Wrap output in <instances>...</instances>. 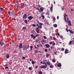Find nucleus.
<instances>
[{"label":"nucleus","mask_w":74,"mask_h":74,"mask_svg":"<svg viewBox=\"0 0 74 74\" xmlns=\"http://www.w3.org/2000/svg\"><path fill=\"white\" fill-rule=\"evenodd\" d=\"M38 6L39 7V8H40V7H41V6H40V5H38Z\"/></svg>","instance_id":"obj_61"},{"label":"nucleus","mask_w":74,"mask_h":74,"mask_svg":"<svg viewBox=\"0 0 74 74\" xmlns=\"http://www.w3.org/2000/svg\"><path fill=\"white\" fill-rule=\"evenodd\" d=\"M22 7H26V4L25 3H22L21 4Z\"/></svg>","instance_id":"obj_7"},{"label":"nucleus","mask_w":74,"mask_h":74,"mask_svg":"<svg viewBox=\"0 0 74 74\" xmlns=\"http://www.w3.org/2000/svg\"><path fill=\"white\" fill-rule=\"evenodd\" d=\"M23 45L22 44V43H21L20 44L19 46V48H20V49H22V48H23V47H22Z\"/></svg>","instance_id":"obj_8"},{"label":"nucleus","mask_w":74,"mask_h":74,"mask_svg":"<svg viewBox=\"0 0 74 74\" xmlns=\"http://www.w3.org/2000/svg\"><path fill=\"white\" fill-rule=\"evenodd\" d=\"M9 63L10 64H11V63H12V61H10L9 62Z\"/></svg>","instance_id":"obj_55"},{"label":"nucleus","mask_w":74,"mask_h":74,"mask_svg":"<svg viewBox=\"0 0 74 74\" xmlns=\"http://www.w3.org/2000/svg\"><path fill=\"white\" fill-rule=\"evenodd\" d=\"M38 73L39 74H42V72L41 71H39L38 72Z\"/></svg>","instance_id":"obj_35"},{"label":"nucleus","mask_w":74,"mask_h":74,"mask_svg":"<svg viewBox=\"0 0 74 74\" xmlns=\"http://www.w3.org/2000/svg\"><path fill=\"white\" fill-rule=\"evenodd\" d=\"M39 28H40V29H41V28H42V26L40 25V26H39L38 27Z\"/></svg>","instance_id":"obj_49"},{"label":"nucleus","mask_w":74,"mask_h":74,"mask_svg":"<svg viewBox=\"0 0 74 74\" xmlns=\"http://www.w3.org/2000/svg\"><path fill=\"white\" fill-rule=\"evenodd\" d=\"M36 9L37 10H38V11L39 12H41V11H40V9H39V8H36Z\"/></svg>","instance_id":"obj_33"},{"label":"nucleus","mask_w":74,"mask_h":74,"mask_svg":"<svg viewBox=\"0 0 74 74\" xmlns=\"http://www.w3.org/2000/svg\"><path fill=\"white\" fill-rule=\"evenodd\" d=\"M35 62V61H32V64H34V63Z\"/></svg>","instance_id":"obj_43"},{"label":"nucleus","mask_w":74,"mask_h":74,"mask_svg":"<svg viewBox=\"0 0 74 74\" xmlns=\"http://www.w3.org/2000/svg\"><path fill=\"white\" fill-rule=\"evenodd\" d=\"M36 26H37V27H38V26H39V25H38V24H36Z\"/></svg>","instance_id":"obj_62"},{"label":"nucleus","mask_w":74,"mask_h":74,"mask_svg":"<svg viewBox=\"0 0 74 74\" xmlns=\"http://www.w3.org/2000/svg\"><path fill=\"white\" fill-rule=\"evenodd\" d=\"M19 5H20V4H19V3H18V4H17V7H19Z\"/></svg>","instance_id":"obj_46"},{"label":"nucleus","mask_w":74,"mask_h":74,"mask_svg":"<svg viewBox=\"0 0 74 74\" xmlns=\"http://www.w3.org/2000/svg\"><path fill=\"white\" fill-rule=\"evenodd\" d=\"M46 41V40H45L44 39H42V40L41 41L42 42H45Z\"/></svg>","instance_id":"obj_26"},{"label":"nucleus","mask_w":74,"mask_h":74,"mask_svg":"<svg viewBox=\"0 0 74 74\" xmlns=\"http://www.w3.org/2000/svg\"><path fill=\"white\" fill-rule=\"evenodd\" d=\"M54 48H55L54 46H51V49H54Z\"/></svg>","instance_id":"obj_41"},{"label":"nucleus","mask_w":74,"mask_h":74,"mask_svg":"<svg viewBox=\"0 0 74 74\" xmlns=\"http://www.w3.org/2000/svg\"><path fill=\"white\" fill-rule=\"evenodd\" d=\"M46 64H47L48 65H51V62L49 61L48 62H47Z\"/></svg>","instance_id":"obj_22"},{"label":"nucleus","mask_w":74,"mask_h":74,"mask_svg":"<svg viewBox=\"0 0 74 74\" xmlns=\"http://www.w3.org/2000/svg\"><path fill=\"white\" fill-rule=\"evenodd\" d=\"M43 38H44V39H46V38H47V37H46V36H43Z\"/></svg>","instance_id":"obj_45"},{"label":"nucleus","mask_w":74,"mask_h":74,"mask_svg":"<svg viewBox=\"0 0 74 74\" xmlns=\"http://www.w3.org/2000/svg\"><path fill=\"white\" fill-rule=\"evenodd\" d=\"M35 53H38V50H36L35 51Z\"/></svg>","instance_id":"obj_36"},{"label":"nucleus","mask_w":74,"mask_h":74,"mask_svg":"<svg viewBox=\"0 0 74 74\" xmlns=\"http://www.w3.org/2000/svg\"><path fill=\"white\" fill-rule=\"evenodd\" d=\"M71 11H73V9H71Z\"/></svg>","instance_id":"obj_64"},{"label":"nucleus","mask_w":74,"mask_h":74,"mask_svg":"<svg viewBox=\"0 0 74 74\" xmlns=\"http://www.w3.org/2000/svg\"><path fill=\"white\" fill-rule=\"evenodd\" d=\"M71 42H72L71 40L70 41L69 43V45H71V44H72V43Z\"/></svg>","instance_id":"obj_31"},{"label":"nucleus","mask_w":74,"mask_h":74,"mask_svg":"<svg viewBox=\"0 0 74 74\" xmlns=\"http://www.w3.org/2000/svg\"><path fill=\"white\" fill-rule=\"evenodd\" d=\"M47 66H48L47 64L41 65L40 67V69H45L47 68Z\"/></svg>","instance_id":"obj_2"},{"label":"nucleus","mask_w":74,"mask_h":74,"mask_svg":"<svg viewBox=\"0 0 74 74\" xmlns=\"http://www.w3.org/2000/svg\"><path fill=\"white\" fill-rule=\"evenodd\" d=\"M53 26L54 27H57L58 25H57L56 24H54L53 25Z\"/></svg>","instance_id":"obj_18"},{"label":"nucleus","mask_w":74,"mask_h":74,"mask_svg":"<svg viewBox=\"0 0 74 74\" xmlns=\"http://www.w3.org/2000/svg\"><path fill=\"white\" fill-rule=\"evenodd\" d=\"M55 45H56V43H55L53 42V44H52V46H55Z\"/></svg>","instance_id":"obj_25"},{"label":"nucleus","mask_w":74,"mask_h":74,"mask_svg":"<svg viewBox=\"0 0 74 74\" xmlns=\"http://www.w3.org/2000/svg\"><path fill=\"white\" fill-rule=\"evenodd\" d=\"M59 37H60V38H62V39H63V37L62 36V35H60Z\"/></svg>","instance_id":"obj_28"},{"label":"nucleus","mask_w":74,"mask_h":74,"mask_svg":"<svg viewBox=\"0 0 74 74\" xmlns=\"http://www.w3.org/2000/svg\"><path fill=\"white\" fill-rule=\"evenodd\" d=\"M30 51H32V49L33 48V46H30Z\"/></svg>","instance_id":"obj_27"},{"label":"nucleus","mask_w":74,"mask_h":74,"mask_svg":"<svg viewBox=\"0 0 74 74\" xmlns=\"http://www.w3.org/2000/svg\"><path fill=\"white\" fill-rule=\"evenodd\" d=\"M53 40H54V41H55V40H56V38H55V37H53Z\"/></svg>","instance_id":"obj_48"},{"label":"nucleus","mask_w":74,"mask_h":74,"mask_svg":"<svg viewBox=\"0 0 74 74\" xmlns=\"http://www.w3.org/2000/svg\"><path fill=\"white\" fill-rule=\"evenodd\" d=\"M45 46L46 48H49L50 47V45L48 44H46Z\"/></svg>","instance_id":"obj_12"},{"label":"nucleus","mask_w":74,"mask_h":74,"mask_svg":"<svg viewBox=\"0 0 74 74\" xmlns=\"http://www.w3.org/2000/svg\"><path fill=\"white\" fill-rule=\"evenodd\" d=\"M52 8H53V6H51L50 7V10L51 11V12H52Z\"/></svg>","instance_id":"obj_20"},{"label":"nucleus","mask_w":74,"mask_h":74,"mask_svg":"<svg viewBox=\"0 0 74 74\" xmlns=\"http://www.w3.org/2000/svg\"><path fill=\"white\" fill-rule=\"evenodd\" d=\"M66 30L67 32H69V33H70L71 34H74V32L73 31L71 30L70 29H69L68 30V29L66 28Z\"/></svg>","instance_id":"obj_3"},{"label":"nucleus","mask_w":74,"mask_h":74,"mask_svg":"<svg viewBox=\"0 0 74 74\" xmlns=\"http://www.w3.org/2000/svg\"><path fill=\"white\" fill-rule=\"evenodd\" d=\"M11 14V12H10V11H9V12H8V14L10 15Z\"/></svg>","instance_id":"obj_51"},{"label":"nucleus","mask_w":74,"mask_h":74,"mask_svg":"<svg viewBox=\"0 0 74 74\" xmlns=\"http://www.w3.org/2000/svg\"><path fill=\"white\" fill-rule=\"evenodd\" d=\"M41 16L42 18V19H45V16L44 15H41Z\"/></svg>","instance_id":"obj_16"},{"label":"nucleus","mask_w":74,"mask_h":74,"mask_svg":"<svg viewBox=\"0 0 74 74\" xmlns=\"http://www.w3.org/2000/svg\"><path fill=\"white\" fill-rule=\"evenodd\" d=\"M53 43V41H51L49 42V44L50 45H52V44Z\"/></svg>","instance_id":"obj_32"},{"label":"nucleus","mask_w":74,"mask_h":74,"mask_svg":"<svg viewBox=\"0 0 74 74\" xmlns=\"http://www.w3.org/2000/svg\"><path fill=\"white\" fill-rule=\"evenodd\" d=\"M36 30H38V29H39V27H37L36 28Z\"/></svg>","instance_id":"obj_58"},{"label":"nucleus","mask_w":74,"mask_h":74,"mask_svg":"<svg viewBox=\"0 0 74 74\" xmlns=\"http://www.w3.org/2000/svg\"><path fill=\"white\" fill-rule=\"evenodd\" d=\"M6 57L7 59H8V58H10V55H9V54H7L6 55Z\"/></svg>","instance_id":"obj_17"},{"label":"nucleus","mask_w":74,"mask_h":74,"mask_svg":"<svg viewBox=\"0 0 74 74\" xmlns=\"http://www.w3.org/2000/svg\"><path fill=\"white\" fill-rule=\"evenodd\" d=\"M32 26H33V27H36V25L35 24H33L32 25Z\"/></svg>","instance_id":"obj_47"},{"label":"nucleus","mask_w":74,"mask_h":74,"mask_svg":"<svg viewBox=\"0 0 74 74\" xmlns=\"http://www.w3.org/2000/svg\"><path fill=\"white\" fill-rule=\"evenodd\" d=\"M64 16L66 17V16L67 17H68V15H67V14H66V13L64 14Z\"/></svg>","instance_id":"obj_39"},{"label":"nucleus","mask_w":74,"mask_h":74,"mask_svg":"<svg viewBox=\"0 0 74 74\" xmlns=\"http://www.w3.org/2000/svg\"><path fill=\"white\" fill-rule=\"evenodd\" d=\"M23 50H25L27 49V46L26 45H24L23 46Z\"/></svg>","instance_id":"obj_4"},{"label":"nucleus","mask_w":74,"mask_h":74,"mask_svg":"<svg viewBox=\"0 0 74 74\" xmlns=\"http://www.w3.org/2000/svg\"><path fill=\"white\" fill-rule=\"evenodd\" d=\"M38 68V65L35 66V68L37 69Z\"/></svg>","instance_id":"obj_53"},{"label":"nucleus","mask_w":74,"mask_h":74,"mask_svg":"<svg viewBox=\"0 0 74 74\" xmlns=\"http://www.w3.org/2000/svg\"><path fill=\"white\" fill-rule=\"evenodd\" d=\"M61 64H59L58 65V67H61Z\"/></svg>","instance_id":"obj_37"},{"label":"nucleus","mask_w":74,"mask_h":74,"mask_svg":"<svg viewBox=\"0 0 74 74\" xmlns=\"http://www.w3.org/2000/svg\"><path fill=\"white\" fill-rule=\"evenodd\" d=\"M0 9H1V11H2V12H3V11H4V9L3 8L1 7Z\"/></svg>","instance_id":"obj_21"},{"label":"nucleus","mask_w":74,"mask_h":74,"mask_svg":"<svg viewBox=\"0 0 74 74\" xmlns=\"http://www.w3.org/2000/svg\"><path fill=\"white\" fill-rule=\"evenodd\" d=\"M39 45L41 46V47H42V44H39Z\"/></svg>","instance_id":"obj_60"},{"label":"nucleus","mask_w":74,"mask_h":74,"mask_svg":"<svg viewBox=\"0 0 74 74\" xmlns=\"http://www.w3.org/2000/svg\"><path fill=\"white\" fill-rule=\"evenodd\" d=\"M68 51H69V50L68 49H66L65 50V53H68Z\"/></svg>","instance_id":"obj_15"},{"label":"nucleus","mask_w":74,"mask_h":74,"mask_svg":"<svg viewBox=\"0 0 74 74\" xmlns=\"http://www.w3.org/2000/svg\"><path fill=\"white\" fill-rule=\"evenodd\" d=\"M31 37L32 38H33V40H35V38H36V37L34 36L33 34H32L31 35Z\"/></svg>","instance_id":"obj_11"},{"label":"nucleus","mask_w":74,"mask_h":74,"mask_svg":"<svg viewBox=\"0 0 74 74\" xmlns=\"http://www.w3.org/2000/svg\"><path fill=\"white\" fill-rule=\"evenodd\" d=\"M22 59H25V57H22Z\"/></svg>","instance_id":"obj_59"},{"label":"nucleus","mask_w":74,"mask_h":74,"mask_svg":"<svg viewBox=\"0 0 74 74\" xmlns=\"http://www.w3.org/2000/svg\"><path fill=\"white\" fill-rule=\"evenodd\" d=\"M52 62H53V63H55V62H56V61L55 60V59H53L52 60Z\"/></svg>","instance_id":"obj_38"},{"label":"nucleus","mask_w":74,"mask_h":74,"mask_svg":"<svg viewBox=\"0 0 74 74\" xmlns=\"http://www.w3.org/2000/svg\"><path fill=\"white\" fill-rule=\"evenodd\" d=\"M57 19H59V16H57Z\"/></svg>","instance_id":"obj_63"},{"label":"nucleus","mask_w":74,"mask_h":74,"mask_svg":"<svg viewBox=\"0 0 74 74\" xmlns=\"http://www.w3.org/2000/svg\"><path fill=\"white\" fill-rule=\"evenodd\" d=\"M0 45L1 46H3L4 45V43L2 41L0 40Z\"/></svg>","instance_id":"obj_6"},{"label":"nucleus","mask_w":74,"mask_h":74,"mask_svg":"<svg viewBox=\"0 0 74 74\" xmlns=\"http://www.w3.org/2000/svg\"><path fill=\"white\" fill-rule=\"evenodd\" d=\"M53 20L54 21H56V18H55V17L54 16L53 17Z\"/></svg>","instance_id":"obj_23"},{"label":"nucleus","mask_w":74,"mask_h":74,"mask_svg":"<svg viewBox=\"0 0 74 74\" xmlns=\"http://www.w3.org/2000/svg\"><path fill=\"white\" fill-rule=\"evenodd\" d=\"M37 36H38V34H36L35 36L36 37H37Z\"/></svg>","instance_id":"obj_57"},{"label":"nucleus","mask_w":74,"mask_h":74,"mask_svg":"<svg viewBox=\"0 0 74 74\" xmlns=\"http://www.w3.org/2000/svg\"><path fill=\"white\" fill-rule=\"evenodd\" d=\"M39 24L40 26H42V25H43V24H42L41 23H39Z\"/></svg>","instance_id":"obj_44"},{"label":"nucleus","mask_w":74,"mask_h":74,"mask_svg":"<svg viewBox=\"0 0 74 74\" xmlns=\"http://www.w3.org/2000/svg\"><path fill=\"white\" fill-rule=\"evenodd\" d=\"M28 18L29 20L30 21L33 18V16H29L28 17Z\"/></svg>","instance_id":"obj_10"},{"label":"nucleus","mask_w":74,"mask_h":74,"mask_svg":"<svg viewBox=\"0 0 74 74\" xmlns=\"http://www.w3.org/2000/svg\"><path fill=\"white\" fill-rule=\"evenodd\" d=\"M24 22L26 24H27V20H25L24 21Z\"/></svg>","instance_id":"obj_24"},{"label":"nucleus","mask_w":74,"mask_h":74,"mask_svg":"<svg viewBox=\"0 0 74 74\" xmlns=\"http://www.w3.org/2000/svg\"><path fill=\"white\" fill-rule=\"evenodd\" d=\"M28 69L30 70H32V68L31 67H29Z\"/></svg>","instance_id":"obj_50"},{"label":"nucleus","mask_w":74,"mask_h":74,"mask_svg":"<svg viewBox=\"0 0 74 74\" xmlns=\"http://www.w3.org/2000/svg\"><path fill=\"white\" fill-rule=\"evenodd\" d=\"M45 52H47V51H48V50L46 49H45Z\"/></svg>","instance_id":"obj_52"},{"label":"nucleus","mask_w":74,"mask_h":74,"mask_svg":"<svg viewBox=\"0 0 74 74\" xmlns=\"http://www.w3.org/2000/svg\"><path fill=\"white\" fill-rule=\"evenodd\" d=\"M47 62H48V60H45L44 61V62L43 63V64H45V65H46V64H46L47 63Z\"/></svg>","instance_id":"obj_9"},{"label":"nucleus","mask_w":74,"mask_h":74,"mask_svg":"<svg viewBox=\"0 0 74 74\" xmlns=\"http://www.w3.org/2000/svg\"><path fill=\"white\" fill-rule=\"evenodd\" d=\"M69 19V18H66V20L67 21H66V17H65V16H64V20L65 22L66 23H68V24H69V25L70 26H71V21L68 20Z\"/></svg>","instance_id":"obj_1"},{"label":"nucleus","mask_w":74,"mask_h":74,"mask_svg":"<svg viewBox=\"0 0 74 74\" xmlns=\"http://www.w3.org/2000/svg\"><path fill=\"white\" fill-rule=\"evenodd\" d=\"M27 15L26 14H25L23 15V17L22 18L23 19H26L27 18Z\"/></svg>","instance_id":"obj_5"},{"label":"nucleus","mask_w":74,"mask_h":74,"mask_svg":"<svg viewBox=\"0 0 74 74\" xmlns=\"http://www.w3.org/2000/svg\"><path fill=\"white\" fill-rule=\"evenodd\" d=\"M43 8H43V7H42L40 8V12H43V11H44V10H43Z\"/></svg>","instance_id":"obj_13"},{"label":"nucleus","mask_w":74,"mask_h":74,"mask_svg":"<svg viewBox=\"0 0 74 74\" xmlns=\"http://www.w3.org/2000/svg\"><path fill=\"white\" fill-rule=\"evenodd\" d=\"M22 29H24V30H25V29H26V27H23L22 28Z\"/></svg>","instance_id":"obj_42"},{"label":"nucleus","mask_w":74,"mask_h":74,"mask_svg":"<svg viewBox=\"0 0 74 74\" xmlns=\"http://www.w3.org/2000/svg\"><path fill=\"white\" fill-rule=\"evenodd\" d=\"M39 29H38L37 30H36V31L37 33H40V32H39Z\"/></svg>","instance_id":"obj_29"},{"label":"nucleus","mask_w":74,"mask_h":74,"mask_svg":"<svg viewBox=\"0 0 74 74\" xmlns=\"http://www.w3.org/2000/svg\"><path fill=\"white\" fill-rule=\"evenodd\" d=\"M57 35L58 36H60V34H59V33H57Z\"/></svg>","instance_id":"obj_56"},{"label":"nucleus","mask_w":74,"mask_h":74,"mask_svg":"<svg viewBox=\"0 0 74 74\" xmlns=\"http://www.w3.org/2000/svg\"><path fill=\"white\" fill-rule=\"evenodd\" d=\"M61 51H64V48H62Z\"/></svg>","instance_id":"obj_40"},{"label":"nucleus","mask_w":74,"mask_h":74,"mask_svg":"<svg viewBox=\"0 0 74 74\" xmlns=\"http://www.w3.org/2000/svg\"><path fill=\"white\" fill-rule=\"evenodd\" d=\"M49 67L50 68H53V66L52 65V64H51L50 65H49Z\"/></svg>","instance_id":"obj_19"},{"label":"nucleus","mask_w":74,"mask_h":74,"mask_svg":"<svg viewBox=\"0 0 74 74\" xmlns=\"http://www.w3.org/2000/svg\"><path fill=\"white\" fill-rule=\"evenodd\" d=\"M8 69V66H6V67H5V69Z\"/></svg>","instance_id":"obj_54"},{"label":"nucleus","mask_w":74,"mask_h":74,"mask_svg":"<svg viewBox=\"0 0 74 74\" xmlns=\"http://www.w3.org/2000/svg\"><path fill=\"white\" fill-rule=\"evenodd\" d=\"M46 58H48V57H49V54H47L46 55Z\"/></svg>","instance_id":"obj_34"},{"label":"nucleus","mask_w":74,"mask_h":74,"mask_svg":"<svg viewBox=\"0 0 74 74\" xmlns=\"http://www.w3.org/2000/svg\"><path fill=\"white\" fill-rule=\"evenodd\" d=\"M44 14H45V12H42V14H40L41 15H43Z\"/></svg>","instance_id":"obj_30"},{"label":"nucleus","mask_w":74,"mask_h":74,"mask_svg":"<svg viewBox=\"0 0 74 74\" xmlns=\"http://www.w3.org/2000/svg\"><path fill=\"white\" fill-rule=\"evenodd\" d=\"M46 14L47 15H49V10H47V11L46 12Z\"/></svg>","instance_id":"obj_14"}]
</instances>
